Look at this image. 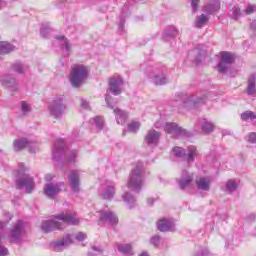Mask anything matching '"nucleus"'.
I'll list each match as a JSON object with an SVG mask.
<instances>
[{
    "mask_svg": "<svg viewBox=\"0 0 256 256\" xmlns=\"http://www.w3.org/2000/svg\"><path fill=\"white\" fill-rule=\"evenodd\" d=\"M80 221L81 220L77 217V213L66 211L54 216L52 220H44L41 224V229L43 233H51V231L65 229V224L79 225Z\"/></svg>",
    "mask_w": 256,
    "mask_h": 256,
    "instance_id": "f257e3e1",
    "label": "nucleus"
},
{
    "mask_svg": "<svg viewBox=\"0 0 256 256\" xmlns=\"http://www.w3.org/2000/svg\"><path fill=\"white\" fill-rule=\"evenodd\" d=\"M145 183V168L143 163L138 162L134 169L131 170L126 186L131 191L139 193Z\"/></svg>",
    "mask_w": 256,
    "mask_h": 256,
    "instance_id": "f03ea898",
    "label": "nucleus"
},
{
    "mask_svg": "<svg viewBox=\"0 0 256 256\" xmlns=\"http://www.w3.org/2000/svg\"><path fill=\"white\" fill-rule=\"evenodd\" d=\"M18 189H25L26 193H31L35 189V181L29 176L28 169L25 164H19L18 179L16 180Z\"/></svg>",
    "mask_w": 256,
    "mask_h": 256,
    "instance_id": "7ed1b4c3",
    "label": "nucleus"
},
{
    "mask_svg": "<svg viewBox=\"0 0 256 256\" xmlns=\"http://www.w3.org/2000/svg\"><path fill=\"white\" fill-rule=\"evenodd\" d=\"M89 77V68L83 64H75L70 72V83L73 87H81Z\"/></svg>",
    "mask_w": 256,
    "mask_h": 256,
    "instance_id": "20e7f679",
    "label": "nucleus"
},
{
    "mask_svg": "<svg viewBox=\"0 0 256 256\" xmlns=\"http://www.w3.org/2000/svg\"><path fill=\"white\" fill-rule=\"evenodd\" d=\"M63 100V96H57L49 103L48 111L55 119H59V117H62L63 113H65L66 106Z\"/></svg>",
    "mask_w": 256,
    "mask_h": 256,
    "instance_id": "39448f33",
    "label": "nucleus"
},
{
    "mask_svg": "<svg viewBox=\"0 0 256 256\" xmlns=\"http://www.w3.org/2000/svg\"><path fill=\"white\" fill-rule=\"evenodd\" d=\"M205 99L207 97L203 95L202 97L195 98L194 96H189L187 94L177 95V103L181 107H197V105H201V103H205Z\"/></svg>",
    "mask_w": 256,
    "mask_h": 256,
    "instance_id": "423d86ee",
    "label": "nucleus"
},
{
    "mask_svg": "<svg viewBox=\"0 0 256 256\" xmlns=\"http://www.w3.org/2000/svg\"><path fill=\"white\" fill-rule=\"evenodd\" d=\"M172 153L174 157L186 159L188 163H193V161H195V157L197 156V148L195 146H189L188 153H186L185 149L181 147H174L172 149Z\"/></svg>",
    "mask_w": 256,
    "mask_h": 256,
    "instance_id": "0eeeda50",
    "label": "nucleus"
},
{
    "mask_svg": "<svg viewBox=\"0 0 256 256\" xmlns=\"http://www.w3.org/2000/svg\"><path fill=\"white\" fill-rule=\"evenodd\" d=\"M25 237H27V232L25 231L23 221L18 220L10 231V241L11 243H21Z\"/></svg>",
    "mask_w": 256,
    "mask_h": 256,
    "instance_id": "6e6552de",
    "label": "nucleus"
},
{
    "mask_svg": "<svg viewBox=\"0 0 256 256\" xmlns=\"http://www.w3.org/2000/svg\"><path fill=\"white\" fill-rule=\"evenodd\" d=\"M164 131L173 139H179V137H187V135H189L187 130L179 127L176 123L173 122H167L164 125Z\"/></svg>",
    "mask_w": 256,
    "mask_h": 256,
    "instance_id": "1a4fd4ad",
    "label": "nucleus"
},
{
    "mask_svg": "<svg viewBox=\"0 0 256 256\" xmlns=\"http://www.w3.org/2000/svg\"><path fill=\"white\" fill-rule=\"evenodd\" d=\"M235 62V55L230 52H222L220 62L218 63L219 73H227L231 69V65Z\"/></svg>",
    "mask_w": 256,
    "mask_h": 256,
    "instance_id": "9d476101",
    "label": "nucleus"
},
{
    "mask_svg": "<svg viewBox=\"0 0 256 256\" xmlns=\"http://www.w3.org/2000/svg\"><path fill=\"white\" fill-rule=\"evenodd\" d=\"M146 75L149 77V79H151L154 85H167L169 81L167 79V76H165V74L163 73L159 74L155 72V69H153V67H148L146 69Z\"/></svg>",
    "mask_w": 256,
    "mask_h": 256,
    "instance_id": "9b49d317",
    "label": "nucleus"
},
{
    "mask_svg": "<svg viewBox=\"0 0 256 256\" xmlns=\"http://www.w3.org/2000/svg\"><path fill=\"white\" fill-rule=\"evenodd\" d=\"M99 221L102 223H108L109 225H117L119 223V218L113 211L102 209L98 212Z\"/></svg>",
    "mask_w": 256,
    "mask_h": 256,
    "instance_id": "f8f14e48",
    "label": "nucleus"
},
{
    "mask_svg": "<svg viewBox=\"0 0 256 256\" xmlns=\"http://www.w3.org/2000/svg\"><path fill=\"white\" fill-rule=\"evenodd\" d=\"M160 140L161 132L155 129L148 130L144 137V143L145 145H148V147H157V145H159Z\"/></svg>",
    "mask_w": 256,
    "mask_h": 256,
    "instance_id": "ddd939ff",
    "label": "nucleus"
},
{
    "mask_svg": "<svg viewBox=\"0 0 256 256\" xmlns=\"http://www.w3.org/2000/svg\"><path fill=\"white\" fill-rule=\"evenodd\" d=\"M61 187H63L61 183L49 182L45 184L43 193L49 199H53L61 193Z\"/></svg>",
    "mask_w": 256,
    "mask_h": 256,
    "instance_id": "4468645a",
    "label": "nucleus"
},
{
    "mask_svg": "<svg viewBox=\"0 0 256 256\" xmlns=\"http://www.w3.org/2000/svg\"><path fill=\"white\" fill-rule=\"evenodd\" d=\"M194 179L195 177L193 173H189L187 170H183L181 177L177 178L179 189L185 191V189H188V187L192 185Z\"/></svg>",
    "mask_w": 256,
    "mask_h": 256,
    "instance_id": "2eb2a0df",
    "label": "nucleus"
},
{
    "mask_svg": "<svg viewBox=\"0 0 256 256\" xmlns=\"http://www.w3.org/2000/svg\"><path fill=\"white\" fill-rule=\"evenodd\" d=\"M68 182L72 193H79L81 191V181L79 179V171L72 170L68 175Z\"/></svg>",
    "mask_w": 256,
    "mask_h": 256,
    "instance_id": "dca6fc26",
    "label": "nucleus"
},
{
    "mask_svg": "<svg viewBox=\"0 0 256 256\" xmlns=\"http://www.w3.org/2000/svg\"><path fill=\"white\" fill-rule=\"evenodd\" d=\"M123 85V78L121 76H114L109 81V92L113 95H121V86Z\"/></svg>",
    "mask_w": 256,
    "mask_h": 256,
    "instance_id": "f3484780",
    "label": "nucleus"
},
{
    "mask_svg": "<svg viewBox=\"0 0 256 256\" xmlns=\"http://www.w3.org/2000/svg\"><path fill=\"white\" fill-rule=\"evenodd\" d=\"M195 183L199 191H211V177L199 176L195 179Z\"/></svg>",
    "mask_w": 256,
    "mask_h": 256,
    "instance_id": "a211bd4d",
    "label": "nucleus"
},
{
    "mask_svg": "<svg viewBox=\"0 0 256 256\" xmlns=\"http://www.w3.org/2000/svg\"><path fill=\"white\" fill-rule=\"evenodd\" d=\"M73 243V235L66 234L62 239L53 243L54 251H61L65 247H69Z\"/></svg>",
    "mask_w": 256,
    "mask_h": 256,
    "instance_id": "6ab92c4d",
    "label": "nucleus"
},
{
    "mask_svg": "<svg viewBox=\"0 0 256 256\" xmlns=\"http://www.w3.org/2000/svg\"><path fill=\"white\" fill-rule=\"evenodd\" d=\"M244 93H246L248 97H253L254 99L256 98V75L255 74H251L248 77L247 86L244 90Z\"/></svg>",
    "mask_w": 256,
    "mask_h": 256,
    "instance_id": "aec40b11",
    "label": "nucleus"
},
{
    "mask_svg": "<svg viewBox=\"0 0 256 256\" xmlns=\"http://www.w3.org/2000/svg\"><path fill=\"white\" fill-rule=\"evenodd\" d=\"M27 147H35V142L29 141L26 138H19L13 141V150L14 151H23Z\"/></svg>",
    "mask_w": 256,
    "mask_h": 256,
    "instance_id": "412c9836",
    "label": "nucleus"
},
{
    "mask_svg": "<svg viewBox=\"0 0 256 256\" xmlns=\"http://www.w3.org/2000/svg\"><path fill=\"white\" fill-rule=\"evenodd\" d=\"M157 227L162 233H166L167 231H173L175 223L173 222V219L164 218L158 221Z\"/></svg>",
    "mask_w": 256,
    "mask_h": 256,
    "instance_id": "4be33fe9",
    "label": "nucleus"
},
{
    "mask_svg": "<svg viewBox=\"0 0 256 256\" xmlns=\"http://www.w3.org/2000/svg\"><path fill=\"white\" fill-rule=\"evenodd\" d=\"M0 81L4 87H7L10 91H17L19 89V85L17 84V81L14 78H11V76H2L0 78Z\"/></svg>",
    "mask_w": 256,
    "mask_h": 256,
    "instance_id": "5701e85b",
    "label": "nucleus"
},
{
    "mask_svg": "<svg viewBox=\"0 0 256 256\" xmlns=\"http://www.w3.org/2000/svg\"><path fill=\"white\" fill-rule=\"evenodd\" d=\"M100 197L107 201L115 197V183L108 184L105 188L102 189Z\"/></svg>",
    "mask_w": 256,
    "mask_h": 256,
    "instance_id": "b1692460",
    "label": "nucleus"
},
{
    "mask_svg": "<svg viewBox=\"0 0 256 256\" xmlns=\"http://www.w3.org/2000/svg\"><path fill=\"white\" fill-rule=\"evenodd\" d=\"M54 147L55 149L52 152L53 160L59 161V159H61V153H63V149H65V141L57 140Z\"/></svg>",
    "mask_w": 256,
    "mask_h": 256,
    "instance_id": "393cba45",
    "label": "nucleus"
},
{
    "mask_svg": "<svg viewBox=\"0 0 256 256\" xmlns=\"http://www.w3.org/2000/svg\"><path fill=\"white\" fill-rule=\"evenodd\" d=\"M198 127H201L203 133H213L215 129V124L207 121V119L202 118L198 120Z\"/></svg>",
    "mask_w": 256,
    "mask_h": 256,
    "instance_id": "a878e982",
    "label": "nucleus"
},
{
    "mask_svg": "<svg viewBox=\"0 0 256 256\" xmlns=\"http://www.w3.org/2000/svg\"><path fill=\"white\" fill-rule=\"evenodd\" d=\"M114 114L118 125H125V123L127 122V118L129 117V114H127L126 111L121 110L120 108H115Z\"/></svg>",
    "mask_w": 256,
    "mask_h": 256,
    "instance_id": "bb28decb",
    "label": "nucleus"
},
{
    "mask_svg": "<svg viewBox=\"0 0 256 256\" xmlns=\"http://www.w3.org/2000/svg\"><path fill=\"white\" fill-rule=\"evenodd\" d=\"M219 9H221V2L217 0L214 3H209L205 5L202 11H204V13H207V15H213V13H215V11H219Z\"/></svg>",
    "mask_w": 256,
    "mask_h": 256,
    "instance_id": "cd10ccee",
    "label": "nucleus"
},
{
    "mask_svg": "<svg viewBox=\"0 0 256 256\" xmlns=\"http://www.w3.org/2000/svg\"><path fill=\"white\" fill-rule=\"evenodd\" d=\"M239 187V183L235 180H228L225 182L224 186H222V191L225 193H235V190Z\"/></svg>",
    "mask_w": 256,
    "mask_h": 256,
    "instance_id": "c85d7f7f",
    "label": "nucleus"
},
{
    "mask_svg": "<svg viewBox=\"0 0 256 256\" xmlns=\"http://www.w3.org/2000/svg\"><path fill=\"white\" fill-rule=\"evenodd\" d=\"M207 23H209V15L201 14L196 17L195 27H197V29H201V27H205Z\"/></svg>",
    "mask_w": 256,
    "mask_h": 256,
    "instance_id": "c756f323",
    "label": "nucleus"
},
{
    "mask_svg": "<svg viewBox=\"0 0 256 256\" xmlns=\"http://www.w3.org/2000/svg\"><path fill=\"white\" fill-rule=\"evenodd\" d=\"M15 49V46L9 42H0V55H7Z\"/></svg>",
    "mask_w": 256,
    "mask_h": 256,
    "instance_id": "7c9ffc66",
    "label": "nucleus"
},
{
    "mask_svg": "<svg viewBox=\"0 0 256 256\" xmlns=\"http://www.w3.org/2000/svg\"><path fill=\"white\" fill-rule=\"evenodd\" d=\"M90 123L91 125H94L96 127V129L94 130V133H99V131L103 130V118L96 116L92 119H90Z\"/></svg>",
    "mask_w": 256,
    "mask_h": 256,
    "instance_id": "2f4dec72",
    "label": "nucleus"
},
{
    "mask_svg": "<svg viewBox=\"0 0 256 256\" xmlns=\"http://www.w3.org/2000/svg\"><path fill=\"white\" fill-rule=\"evenodd\" d=\"M240 119L243 121H256V113L250 110H246L240 114Z\"/></svg>",
    "mask_w": 256,
    "mask_h": 256,
    "instance_id": "473e14b6",
    "label": "nucleus"
},
{
    "mask_svg": "<svg viewBox=\"0 0 256 256\" xmlns=\"http://www.w3.org/2000/svg\"><path fill=\"white\" fill-rule=\"evenodd\" d=\"M12 70L14 71V73L23 75V73H25V71H27V65H24L21 62H16L12 65Z\"/></svg>",
    "mask_w": 256,
    "mask_h": 256,
    "instance_id": "72a5a7b5",
    "label": "nucleus"
},
{
    "mask_svg": "<svg viewBox=\"0 0 256 256\" xmlns=\"http://www.w3.org/2000/svg\"><path fill=\"white\" fill-rule=\"evenodd\" d=\"M118 251L124 255H133V248L129 244H119Z\"/></svg>",
    "mask_w": 256,
    "mask_h": 256,
    "instance_id": "f704fd0d",
    "label": "nucleus"
},
{
    "mask_svg": "<svg viewBox=\"0 0 256 256\" xmlns=\"http://www.w3.org/2000/svg\"><path fill=\"white\" fill-rule=\"evenodd\" d=\"M122 199L129 207H132L133 203H135V196L131 195V192H126L122 195Z\"/></svg>",
    "mask_w": 256,
    "mask_h": 256,
    "instance_id": "c9c22d12",
    "label": "nucleus"
},
{
    "mask_svg": "<svg viewBox=\"0 0 256 256\" xmlns=\"http://www.w3.org/2000/svg\"><path fill=\"white\" fill-rule=\"evenodd\" d=\"M189 57L191 61H194L196 65H199L201 62V54H199V50H193L192 52L189 53Z\"/></svg>",
    "mask_w": 256,
    "mask_h": 256,
    "instance_id": "e433bc0d",
    "label": "nucleus"
},
{
    "mask_svg": "<svg viewBox=\"0 0 256 256\" xmlns=\"http://www.w3.org/2000/svg\"><path fill=\"white\" fill-rule=\"evenodd\" d=\"M229 15L231 19H239L241 17V8L239 6H234L230 11Z\"/></svg>",
    "mask_w": 256,
    "mask_h": 256,
    "instance_id": "4c0bfd02",
    "label": "nucleus"
},
{
    "mask_svg": "<svg viewBox=\"0 0 256 256\" xmlns=\"http://www.w3.org/2000/svg\"><path fill=\"white\" fill-rule=\"evenodd\" d=\"M21 113L22 115H29L31 113V104L26 101L21 102Z\"/></svg>",
    "mask_w": 256,
    "mask_h": 256,
    "instance_id": "58836bf2",
    "label": "nucleus"
},
{
    "mask_svg": "<svg viewBox=\"0 0 256 256\" xmlns=\"http://www.w3.org/2000/svg\"><path fill=\"white\" fill-rule=\"evenodd\" d=\"M141 128V123L139 122H131L128 124V131L130 133H137V131Z\"/></svg>",
    "mask_w": 256,
    "mask_h": 256,
    "instance_id": "ea45409f",
    "label": "nucleus"
},
{
    "mask_svg": "<svg viewBox=\"0 0 256 256\" xmlns=\"http://www.w3.org/2000/svg\"><path fill=\"white\" fill-rule=\"evenodd\" d=\"M150 243L151 245H153L154 247H159V244L161 243V237L158 235L152 236L150 238Z\"/></svg>",
    "mask_w": 256,
    "mask_h": 256,
    "instance_id": "a19ab883",
    "label": "nucleus"
},
{
    "mask_svg": "<svg viewBox=\"0 0 256 256\" xmlns=\"http://www.w3.org/2000/svg\"><path fill=\"white\" fill-rule=\"evenodd\" d=\"M58 39L62 40V45L65 47V50L70 52L71 44H69V41H67V38H65V36H59Z\"/></svg>",
    "mask_w": 256,
    "mask_h": 256,
    "instance_id": "79ce46f5",
    "label": "nucleus"
},
{
    "mask_svg": "<svg viewBox=\"0 0 256 256\" xmlns=\"http://www.w3.org/2000/svg\"><path fill=\"white\" fill-rule=\"evenodd\" d=\"M77 159V150H72L67 156L68 163H73Z\"/></svg>",
    "mask_w": 256,
    "mask_h": 256,
    "instance_id": "37998d69",
    "label": "nucleus"
},
{
    "mask_svg": "<svg viewBox=\"0 0 256 256\" xmlns=\"http://www.w3.org/2000/svg\"><path fill=\"white\" fill-rule=\"evenodd\" d=\"M191 7L193 13H197L199 11V0H191Z\"/></svg>",
    "mask_w": 256,
    "mask_h": 256,
    "instance_id": "c03bdc74",
    "label": "nucleus"
},
{
    "mask_svg": "<svg viewBox=\"0 0 256 256\" xmlns=\"http://www.w3.org/2000/svg\"><path fill=\"white\" fill-rule=\"evenodd\" d=\"M75 239L76 241H85V239H87V234L83 232H78L77 234H75Z\"/></svg>",
    "mask_w": 256,
    "mask_h": 256,
    "instance_id": "a18cd8bd",
    "label": "nucleus"
},
{
    "mask_svg": "<svg viewBox=\"0 0 256 256\" xmlns=\"http://www.w3.org/2000/svg\"><path fill=\"white\" fill-rule=\"evenodd\" d=\"M80 107L82 109H85L86 111H89V109H91V106L89 105V102H87V100H85V99H81Z\"/></svg>",
    "mask_w": 256,
    "mask_h": 256,
    "instance_id": "49530a36",
    "label": "nucleus"
},
{
    "mask_svg": "<svg viewBox=\"0 0 256 256\" xmlns=\"http://www.w3.org/2000/svg\"><path fill=\"white\" fill-rule=\"evenodd\" d=\"M105 101L110 109H115V104H113V99L111 98V96L106 95Z\"/></svg>",
    "mask_w": 256,
    "mask_h": 256,
    "instance_id": "de8ad7c7",
    "label": "nucleus"
},
{
    "mask_svg": "<svg viewBox=\"0 0 256 256\" xmlns=\"http://www.w3.org/2000/svg\"><path fill=\"white\" fill-rule=\"evenodd\" d=\"M248 141L249 143H256V133L252 132L248 135Z\"/></svg>",
    "mask_w": 256,
    "mask_h": 256,
    "instance_id": "09e8293b",
    "label": "nucleus"
},
{
    "mask_svg": "<svg viewBox=\"0 0 256 256\" xmlns=\"http://www.w3.org/2000/svg\"><path fill=\"white\" fill-rule=\"evenodd\" d=\"M49 33H50V30L48 28H41V30H40V35L42 37H47V35H49Z\"/></svg>",
    "mask_w": 256,
    "mask_h": 256,
    "instance_id": "8fccbe9b",
    "label": "nucleus"
},
{
    "mask_svg": "<svg viewBox=\"0 0 256 256\" xmlns=\"http://www.w3.org/2000/svg\"><path fill=\"white\" fill-rule=\"evenodd\" d=\"M254 11H255V7H253V6H248V7L245 9L246 15H251V13H253Z\"/></svg>",
    "mask_w": 256,
    "mask_h": 256,
    "instance_id": "3c124183",
    "label": "nucleus"
},
{
    "mask_svg": "<svg viewBox=\"0 0 256 256\" xmlns=\"http://www.w3.org/2000/svg\"><path fill=\"white\" fill-rule=\"evenodd\" d=\"M53 175L52 174H46L45 176V180L47 183H51V181H53Z\"/></svg>",
    "mask_w": 256,
    "mask_h": 256,
    "instance_id": "603ef678",
    "label": "nucleus"
},
{
    "mask_svg": "<svg viewBox=\"0 0 256 256\" xmlns=\"http://www.w3.org/2000/svg\"><path fill=\"white\" fill-rule=\"evenodd\" d=\"M205 255H207V251L202 250V251H200V252H197V253L194 254L193 256H205Z\"/></svg>",
    "mask_w": 256,
    "mask_h": 256,
    "instance_id": "864d4df0",
    "label": "nucleus"
},
{
    "mask_svg": "<svg viewBox=\"0 0 256 256\" xmlns=\"http://www.w3.org/2000/svg\"><path fill=\"white\" fill-rule=\"evenodd\" d=\"M250 27H251V30H252V31L256 32V20H253V21L251 22Z\"/></svg>",
    "mask_w": 256,
    "mask_h": 256,
    "instance_id": "5fc2aeb1",
    "label": "nucleus"
},
{
    "mask_svg": "<svg viewBox=\"0 0 256 256\" xmlns=\"http://www.w3.org/2000/svg\"><path fill=\"white\" fill-rule=\"evenodd\" d=\"M147 203H148V205H153V203H155V199L154 198H148Z\"/></svg>",
    "mask_w": 256,
    "mask_h": 256,
    "instance_id": "6e6d98bb",
    "label": "nucleus"
},
{
    "mask_svg": "<svg viewBox=\"0 0 256 256\" xmlns=\"http://www.w3.org/2000/svg\"><path fill=\"white\" fill-rule=\"evenodd\" d=\"M3 7H5V1L0 0V10L3 9Z\"/></svg>",
    "mask_w": 256,
    "mask_h": 256,
    "instance_id": "4d7b16f0",
    "label": "nucleus"
},
{
    "mask_svg": "<svg viewBox=\"0 0 256 256\" xmlns=\"http://www.w3.org/2000/svg\"><path fill=\"white\" fill-rule=\"evenodd\" d=\"M124 25H125V22L121 21L120 24H119V29L123 30Z\"/></svg>",
    "mask_w": 256,
    "mask_h": 256,
    "instance_id": "13d9d810",
    "label": "nucleus"
},
{
    "mask_svg": "<svg viewBox=\"0 0 256 256\" xmlns=\"http://www.w3.org/2000/svg\"><path fill=\"white\" fill-rule=\"evenodd\" d=\"M154 127H156V129L161 128V124H160V122H156V123L154 124Z\"/></svg>",
    "mask_w": 256,
    "mask_h": 256,
    "instance_id": "bf43d9fd",
    "label": "nucleus"
},
{
    "mask_svg": "<svg viewBox=\"0 0 256 256\" xmlns=\"http://www.w3.org/2000/svg\"><path fill=\"white\" fill-rule=\"evenodd\" d=\"M93 251H97V253H101V250L95 246L92 247Z\"/></svg>",
    "mask_w": 256,
    "mask_h": 256,
    "instance_id": "052dcab7",
    "label": "nucleus"
},
{
    "mask_svg": "<svg viewBox=\"0 0 256 256\" xmlns=\"http://www.w3.org/2000/svg\"><path fill=\"white\" fill-rule=\"evenodd\" d=\"M139 256H149V254L147 252H143Z\"/></svg>",
    "mask_w": 256,
    "mask_h": 256,
    "instance_id": "680f3d73",
    "label": "nucleus"
},
{
    "mask_svg": "<svg viewBox=\"0 0 256 256\" xmlns=\"http://www.w3.org/2000/svg\"><path fill=\"white\" fill-rule=\"evenodd\" d=\"M0 227H3V223L0 222Z\"/></svg>",
    "mask_w": 256,
    "mask_h": 256,
    "instance_id": "e2e57ef3",
    "label": "nucleus"
}]
</instances>
